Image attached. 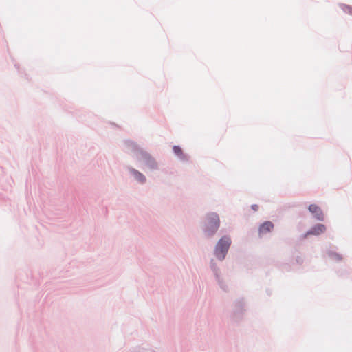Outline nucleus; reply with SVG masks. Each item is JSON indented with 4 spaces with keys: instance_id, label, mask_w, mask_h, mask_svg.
<instances>
[{
    "instance_id": "nucleus-1",
    "label": "nucleus",
    "mask_w": 352,
    "mask_h": 352,
    "mask_svg": "<svg viewBox=\"0 0 352 352\" xmlns=\"http://www.w3.org/2000/svg\"><path fill=\"white\" fill-rule=\"evenodd\" d=\"M230 244L231 240L226 236H223L219 241L215 249V254L219 259L223 260L225 258Z\"/></svg>"
},
{
    "instance_id": "nucleus-2",
    "label": "nucleus",
    "mask_w": 352,
    "mask_h": 352,
    "mask_svg": "<svg viewBox=\"0 0 352 352\" xmlns=\"http://www.w3.org/2000/svg\"><path fill=\"white\" fill-rule=\"evenodd\" d=\"M219 227V216L216 213H211L208 216V225L206 232L208 235L213 234Z\"/></svg>"
},
{
    "instance_id": "nucleus-3",
    "label": "nucleus",
    "mask_w": 352,
    "mask_h": 352,
    "mask_svg": "<svg viewBox=\"0 0 352 352\" xmlns=\"http://www.w3.org/2000/svg\"><path fill=\"white\" fill-rule=\"evenodd\" d=\"M309 210L310 212H311L314 217L319 221H322L324 219V214L320 209V207H318L316 204H311L309 206Z\"/></svg>"
},
{
    "instance_id": "nucleus-4",
    "label": "nucleus",
    "mask_w": 352,
    "mask_h": 352,
    "mask_svg": "<svg viewBox=\"0 0 352 352\" xmlns=\"http://www.w3.org/2000/svg\"><path fill=\"white\" fill-rule=\"evenodd\" d=\"M274 228V224L270 221H266L261 225L259 228V234H265L271 232Z\"/></svg>"
},
{
    "instance_id": "nucleus-5",
    "label": "nucleus",
    "mask_w": 352,
    "mask_h": 352,
    "mask_svg": "<svg viewBox=\"0 0 352 352\" xmlns=\"http://www.w3.org/2000/svg\"><path fill=\"white\" fill-rule=\"evenodd\" d=\"M326 231V227L322 224H317L314 226L307 234L319 235Z\"/></svg>"
},
{
    "instance_id": "nucleus-6",
    "label": "nucleus",
    "mask_w": 352,
    "mask_h": 352,
    "mask_svg": "<svg viewBox=\"0 0 352 352\" xmlns=\"http://www.w3.org/2000/svg\"><path fill=\"white\" fill-rule=\"evenodd\" d=\"M341 8L345 13H346L349 15H352V7L351 6H348V5H342Z\"/></svg>"
},
{
    "instance_id": "nucleus-7",
    "label": "nucleus",
    "mask_w": 352,
    "mask_h": 352,
    "mask_svg": "<svg viewBox=\"0 0 352 352\" xmlns=\"http://www.w3.org/2000/svg\"><path fill=\"white\" fill-rule=\"evenodd\" d=\"M173 151L179 157L182 155V150L179 146H175L173 147Z\"/></svg>"
},
{
    "instance_id": "nucleus-8",
    "label": "nucleus",
    "mask_w": 352,
    "mask_h": 352,
    "mask_svg": "<svg viewBox=\"0 0 352 352\" xmlns=\"http://www.w3.org/2000/svg\"><path fill=\"white\" fill-rule=\"evenodd\" d=\"M135 173L138 175V178L139 180H140L141 182H144L145 180V177H144L143 175L136 171H135Z\"/></svg>"
},
{
    "instance_id": "nucleus-9",
    "label": "nucleus",
    "mask_w": 352,
    "mask_h": 352,
    "mask_svg": "<svg viewBox=\"0 0 352 352\" xmlns=\"http://www.w3.org/2000/svg\"><path fill=\"white\" fill-rule=\"evenodd\" d=\"M143 155L146 159H148V160H151V157L147 153H144Z\"/></svg>"
},
{
    "instance_id": "nucleus-10",
    "label": "nucleus",
    "mask_w": 352,
    "mask_h": 352,
    "mask_svg": "<svg viewBox=\"0 0 352 352\" xmlns=\"http://www.w3.org/2000/svg\"><path fill=\"white\" fill-rule=\"evenodd\" d=\"M257 208H258V206H257L256 205L252 206V208H253L254 210H257Z\"/></svg>"
},
{
    "instance_id": "nucleus-11",
    "label": "nucleus",
    "mask_w": 352,
    "mask_h": 352,
    "mask_svg": "<svg viewBox=\"0 0 352 352\" xmlns=\"http://www.w3.org/2000/svg\"><path fill=\"white\" fill-rule=\"evenodd\" d=\"M335 256L338 258V259H340V256L338 254H335Z\"/></svg>"
}]
</instances>
